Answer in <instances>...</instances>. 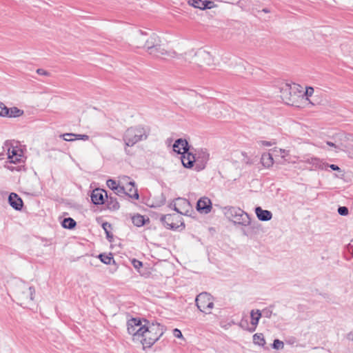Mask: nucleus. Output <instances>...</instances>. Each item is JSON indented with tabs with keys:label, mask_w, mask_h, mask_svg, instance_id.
<instances>
[{
	"label": "nucleus",
	"mask_w": 353,
	"mask_h": 353,
	"mask_svg": "<svg viewBox=\"0 0 353 353\" xmlns=\"http://www.w3.org/2000/svg\"><path fill=\"white\" fill-rule=\"evenodd\" d=\"M144 47L150 54L157 58L162 55H166L172 58L179 59V56H182V54H179L174 50H166L162 48L160 37L154 33L145 41Z\"/></svg>",
	"instance_id": "nucleus-1"
},
{
	"label": "nucleus",
	"mask_w": 353,
	"mask_h": 353,
	"mask_svg": "<svg viewBox=\"0 0 353 353\" xmlns=\"http://www.w3.org/2000/svg\"><path fill=\"white\" fill-rule=\"evenodd\" d=\"M140 332H142L140 336L143 338L141 342L145 349L150 347L161 338L164 333V328L159 323H152L145 325V328H142Z\"/></svg>",
	"instance_id": "nucleus-2"
},
{
	"label": "nucleus",
	"mask_w": 353,
	"mask_h": 353,
	"mask_svg": "<svg viewBox=\"0 0 353 353\" xmlns=\"http://www.w3.org/2000/svg\"><path fill=\"white\" fill-rule=\"evenodd\" d=\"M179 59H183L185 61L190 63L193 62L199 67L204 65H211L213 63V58L212 55L203 49H199L196 51L190 50L184 54H181Z\"/></svg>",
	"instance_id": "nucleus-3"
},
{
	"label": "nucleus",
	"mask_w": 353,
	"mask_h": 353,
	"mask_svg": "<svg viewBox=\"0 0 353 353\" xmlns=\"http://www.w3.org/2000/svg\"><path fill=\"white\" fill-rule=\"evenodd\" d=\"M14 294L18 304L26 307L33 301L34 289L27 283L18 281L14 285Z\"/></svg>",
	"instance_id": "nucleus-4"
},
{
	"label": "nucleus",
	"mask_w": 353,
	"mask_h": 353,
	"mask_svg": "<svg viewBox=\"0 0 353 353\" xmlns=\"http://www.w3.org/2000/svg\"><path fill=\"white\" fill-rule=\"evenodd\" d=\"M149 135V130L141 125L128 128L123 137L125 145L132 147L137 143L145 140Z\"/></svg>",
	"instance_id": "nucleus-5"
},
{
	"label": "nucleus",
	"mask_w": 353,
	"mask_h": 353,
	"mask_svg": "<svg viewBox=\"0 0 353 353\" xmlns=\"http://www.w3.org/2000/svg\"><path fill=\"white\" fill-rule=\"evenodd\" d=\"M224 214L234 225L248 226L251 223L250 215L240 208L226 206L224 208Z\"/></svg>",
	"instance_id": "nucleus-6"
},
{
	"label": "nucleus",
	"mask_w": 353,
	"mask_h": 353,
	"mask_svg": "<svg viewBox=\"0 0 353 353\" xmlns=\"http://www.w3.org/2000/svg\"><path fill=\"white\" fill-rule=\"evenodd\" d=\"M160 221L168 229L176 230L185 228V224L182 221L181 214L176 213L173 214L161 215Z\"/></svg>",
	"instance_id": "nucleus-7"
},
{
	"label": "nucleus",
	"mask_w": 353,
	"mask_h": 353,
	"mask_svg": "<svg viewBox=\"0 0 353 353\" xmlns=\"http://www.w3.org/2000/svg\"><path fill=\"white\" fill-rule=\"evenodd\" d=\"M196 305L198 309L204 313L210 314L214 307L213 297L208 292H201L196 296Z\"/></svg>",
	"instance_id": "nucleus-8"
},
{
	"label": "nucleus",
	"mask_w": 353,
	"mask_h": 353,
	"mask_svg": "<svg viewBox=\"0 0 353 353\" xmlns=\"http://www.w3.org/2000/svg\"><path fill=\"white\" fill-rule=\"evenodd\" d=\"M146 325H142L141 319L139 318H131L127 322L128 332L134 336L139 337L142 332L141 330L145 328Z\"/></svg>",
	"instance_id": "nucleus-9"
},
{
	"label": "nucleus",
	"mask_w": 353,
	"mask_h": 353,
	"mask_svg": "<svg viewBox=\"0 0 353 353\" xmlns=\"http://www.w3.org/2000/svg\"><path fill=\"white\" fill-rule=\"evenodd\" d=\"M190 208V204L188 200L179 197L176 199L174 210L179 214H187Z\"/></svg>",
	"instance_id": "nucleus-10"
},
{
	"label": "nucleus",
	"mask_w": 353,
	"mask_h": 353,
	"mask_svg": "<svg viewBox=\"0 0 353 353\" xmlns=\"http://www.w3.org/2000/svg\"><path fill=\"white\" fill-rule=\"evenodd\" d=\"M181 163L185 168H191L194 165V163H196L195 153L189 150H186L181 153Z\"/></svg>",
	"instance_id": "nucleus-11"
},
{
	"label": "nucleus",
	"mask_w": 353,
	"mask_h": 353,
	"mask_svg": "<svg viewBox=\"0 0 353 353\" xmlns=\"http://www.w3.org/2000/svg\"><path fill=\"white\" fill-rule=\"evenodd\" d=\"M196 168L198 170L205 168V165L209 159V154L205 150L200 149L196 150Z\"/></svg>",
	"instance_id": "nucleus-12"
},
{
	"label": "nucleus",
	"mask_w": 353,
	"mask_h": 353,
	"mask_svg": "<svg viewBox=\"0 0 353 353\" xmlns=\"http://www.w3.org/2000/svg\"><path fill=\"white\" fill-rule=\"evenodd\" d=\"M122 180L123 183H126V185L125 186V188H126L125 194L132 199H138L139 195L138 194L137 189L135 188V183L132 181H128L129 178L128 176H123Z\"/></svg>",
	"instance_id": "nucleus-13"
},
{
	"label": "nucleus",
	"mask_w": 353,
	"mask_h": 353,
	"mask_svg": "<svg viewBox=\"0 0 353 353\" xmlns=\"http://www.w3.org/2000/svg\"><path fill=\"white\" fill-rule=\"evenodd\" d=\"M196 210L200 213L208 214L212 210V202L208 197H201L196 203Z\"/></svg>",
	"instance_id": "nucleus-14"
},
{
	"label": "nucleus",
	"mask_w": 353,
	"mask_h": 353,
	"mask_svg": "<svg viewBox=\"0 0 353 353\" xmlns=\"http://www.w3.org/2000/svg\"><path fill=\"white\" fill-rule=\"evenodd\" d=\"M8 154V161H10V163H19L22 164L24 163L22 151L19 150L14 148H12L11 150L9 148Z\"/></svg>",
	"instance_id": "nucleus-15"
},
{
	"label": "nucleus",
	"mask_w": 353,
	"mask_h": 353,
	"mask_svg": "<svg viewBox=\"0 0 353 353\" xmlns=\"http://www.w3.org/2000/svg\"><path fill=\"white\" fill-rule=\"evenodd\" d=\"M8 203L12 208L17 211L21 210L23 206L22 199L14 192L10 194L8 196Z\"/></svg>",
	"instance_id": "nucleus-16"
},
{
	"label": "nucleus",
	"mask_w": 353,
	"mask_h": 353,
	"mask_svg": "<svg viewBox=\"0 0 353 353\" xmlns=\"http://www.w3.org/2000/svg\"><path fill=\"white\" fill-rule=\"evenodd\" d=\"M104 196L108 198L107 192L101 189H95L91 194V200L94 205H101L104 203Z\"/></svg>",
	"instance_id": "nucleus-17"
},
{
	"label": "nucleus",
	"mask_w": 353,
	"mask_h": 353,
	"mask_svg": "<svg viewBox=\"0 0 353 353\" xmlns=\"http://www.w3.org/2000/svg\"><path fill=\"white\" fill-rule=\"evenodd\" d=\"M261 316H262V312L261 310H251V312H250L251 322L250 323H251V325L252 327L248 328L247 330H248L250 332H254L256 328V326L259 324V321L260 319L261 318Z\"/></svg>",
	"instance_id": "nucleus-18"
},
{
	"label": "nucleus",
	"mask_w": 353,
	"mask_h": 353,
	"mask_svg": "<svg viewBox=\"0 0 353 353\" xmlns=\"http://www.w3.org/2000/svg\"><path fill=\"white\" fill-rule=\"evenodd\" d=\"M189 150H190V146L185 139H178L173 145V150L179 154Z\"/></svg>",
	"instance_id": "nucleus-19"
},
{
	"label": "nucleus",
	"mask_w": 353,
	"mask_h": 353,
	"mask_svg": "<svg viewBox=\"0 0 353 353\" xmlns=\"http://www.w3.org/2000/svg\"><path fill=\"white\" fill-rule=\"evenodd\" d=\"M188 3L194 8L205 10L211 8L213 2L202 0H189Z\"/></svg>",
	"instance_id": "nucleus-20"
},
{
	"label": "nucleus",
	"mask_w": 353,
	"mask_h": 353,
	"mask_svg": "<svg viewBox=\"0 0 353 353\" xmlns=\"http://www.w3.org/2000/svg\"><path fill=\"white\" fill-rule=\"evenodd\" d=\"M255 213L259 220L262 221H270L272 217V214L270 211L263 210L261 207L255 208Z\"/></svg>",
	"instance_id": "nucleus-21"
},
{
	"label": "nucleus",
	"mask_w": 353,
	"mask_h": 353,
	"mask_svg": "<svg viewBox=\"0 0 353 353\" xmlns=\"http://www.w3.org/2000/svg\"><path fill=\"white\" fill-rule=\"evenodd\" d=\"M60 138H63L64 141H72L75 139L88 141L89 136L86 134H77L73 133H65L59 136Z\"/></svg>",
	"instance_id": "nucleus-22"
},
{
	"label": "nucleus",
	"mask_w": 353,
	"mask_h": 353,
	"mask_svg": "<svg viewBox=\"0 0 353 353\" xmlns=\"http://www.w3.org/2000/svg\"><path fill=\"white\" fill-rule=\"evenodd\" d=\"M308 163L312 165V169H320L326 170L327 168L328 163L323 161L318 158H311L307 160Z\"/></svg>",
	"instance_id": "nucleus-23"
},
{
	"label": "nucleus",
	"mask_w": 353,
	"mask_h": 353,
	"mask_svg": "<svg viewBox=\"0 0 353 353\" xmlns=\"http://www.w3.org/2000/svg\"><path fill=\"white\" fill-rule=\"evenodd\" d=\"M326 144L329 146L334 148L336 152H338L339 151H345L353 148V145L350 143L344 144L343 143H340L339 144H336L335 143L331 141H327Z\"/></svg>",
	"instance_id": "nucleus-24"
},
{
	"label": "nucleus",
	"mask_w": 353,
	"mask_h": 353,
	"mask_svg": "<svg viewBox=\"0 0 353 353\" xmlns=\"http://www.w3.org/2000/svg\"><path fill=\"white\" fill-rule=\"evenodd\" d=\"M5 168L12 172H20L21 170H25V166L23 164L19 163H10V161H8L6 163Z\"/></svg>",
	"instance_id": "nucleus-25"
},
{
	"label": "nucleus",
	"mask_w": 353,
	"mask_h": 353,
	"mask_svg": "<svg viewBox=\"0 0 353 353\" xmlns=\"http://www.w3.org/2000/svg\"><path fill=\"white\" fill-rule=\"evenodd\" d=\"M76 225V221L70 217L64 218L61 222V225L63 228L70 230L73 229Z\"/></svg>",
	"instance_id": "nucleus-26"
},
{
	"label": "nucleus",
	"mask_w": 353,
	"mask_h": 353,
	"mask_svg": "<svg viewBox=\"0 0 353 353\" xmlns=\"http://www.w3.org/2000/svg\"><path fill=\"white\" fill-rule=\"evenodd\" d=\"M253 343L260 346H264L265 340L262 333H256L253 335Z\"/></svg>",
	"instance_id": "nucleus-27"
},
{
	"label": "nucleus",
	"mask_w": 353,
	"mask_h": 353,
	"mask_svg": "<svg viewBox=\"0 0 353 353\" xmlns=\"http://www.w3.org/2000/svg\"><path fill=\"white\" fill-rule=\"evenodd\" d=\"M132 221L135 226L141 227L143 226L145 223V219L143 216L141 214H137L132 216Z\"/></svg>",
	"instance_id": "nucleus-28"
},
{
	"label": "nucleus",
	"mask_w": 353,
	"mask_h": 353,
	"mask_svg": "<svg viewBox=\"0 0 353 353\" xmlns=\"http://www.w3.org/2000/svg\"><path fill=\"white\" fill-rule=\"evenodd\" d=\"M23 114V111L19 109L17 107H13L11 108H8V114L6 116L7 117H18Z\"/></svg>",
	"instance_id": "nucleus-29"
},
{
	"label": "nucleus",
	"mask_w": 353,
	"mask_h": 353,
	"mask_svg": "<svg viewBox=\"0 0 353 353\" xmlns=\"http://www.w3.org/2000/svg\"><path fill=\"white\" fill-rule=\"evenodd\" d=\"M261 162L265 167L269 168L273 164V158L270 154H264L262 155Z\"/></svg>",
	"instance_id": "nucleus-30"
},
{
	"label": "nucleus",
	"mask_w": 353,
	"mask_h": 353,
	"mask_svg": "<svg viewBox=\"0 0 353 353\" xmlns=\"http://www.w3.org/2000/svg\"><path fill=\"white\" fill-rule=\"evenodd\" d=\"M341 143L344 144H352L353 145V135L351 134L342 133L340 134Z\"/></svg>",
	"instance_id": "nucleus-31"
},
{
	"label": "nucleus",
	"mask_w": 353,
	"mask_h": 353,
	"mask_svg": "<svg viewBox=\"0 0 353 353\" xmlns=\"http://www.w3.org/2000/svg\"><path fill=\"white\" fill-rule=\"evenodd\" d=\"M98 257L99 258L101 262L107 265L110 264L112 261H114V259L111 253H110L109 254L102 253L100 254Z\"/></svg>",
	"instance_id": "nucleus-32"
},
{
	"label": "nucleus",
	"mask_w": 353,
	"mask_h": 353,
	"mask_svg": "<svg viewBox=\"0 0 353 353\" xmlns=\"http://www.w3.org/2000/svg\"><path fill=\"white\" fill-rule=\"evenodd\" d=\"M291 85L288 83H285L283 86L281 88V93L282 94V97L285 99H288V96L291 94Z\"/></svg>",
	"instance_id": "nucleus-33"
},
{
	"label": "nucleus",
	"mask_w": 353,
	"mask_h": 353,
	"mask_svg": "<svg viewBox=\"0 0 353 353\" xmlns=\"http://www.w3.org/2000/svg\"><path fill=\"white\" fill-rule=\"evenodd\" d=\"M102 228L106 234L107 239H109L110 238H112V234L110 232V230L112 229L111 224L108 222H105L102 224Z\"/></svg>",
	"instance_id": "nucleus-34"
},
{
	"label": "nucleus",
	"mask_w": 353,
	"mask_h": 353,
	"mask_svg": "<svg viewBox=\"0 0 353 353\" xmlns=\"http://www.w3.org/2000/svg\"><path fill=\"white\" fill-rule=\"evenodd\" d=\"M272 348L275 350H282L284 347L283 342L279 339H274L272 345Z\"/></svg>",
	"instance_id": "nucleus-35"
},
{
	"label": "nucleus",
	"mask_w": 353,
	"mask_h": 353,
	"mask_svg": "<svg viewBox=\"0 0 353 353\" xmlns=\"http://www.w3.org/2000/svg\"><path fill=\"white\" fill-rule=\"evenodd\" d=\"M8 114V108L4 103L0 102V116L6 117Z\"/></svg>",
	"instance_id": "nucleus-36"
},
{
	"label": "nucleus",
	"mask_w": 353,
	"mask_h": 353,
	"mask_svg": "<svg viewBox=\"0 0 353 353\" xmlns=\"http://www.w3.org/2000/svg\"><path fill=\"white\" fill-rule=\"evenodd\" d=\"M110 203H108L109 208H112L114 210L119 208V203L116 201V199L113 200L112 197H110Z\"/></svg>",
	"instance_id": "nucleus-37"
},
{
	"label": "nucleus",
	"mask_w": 353,
	"mask_h": 353,
	"mask_svg": "<svg viewBox=\"0 0 353 353\" xmlns=\"http://www.w3.org/2000/svg\"><path fill=\"white\" fill-rule=\"evenodd\" d=\"M106 184L109 188L112 190L117 189L119 184H117V181L113 179H108L106 182Z\"/></svg>",
	"instance_id": "nucleus-38"
},
{
	"label": "nucleus",
	"mask_w": 353,
	"mask_h": 353,
	"mask_svg": "<svg viewBox=\"0 0 353 353\" xmlns=\"http://www.w3.org/2000/svg\"><path fill=\"white\" fill-rule=\"evenodd\" d=\"M337 211H338V213L341 216H346L349 213L348 208L345 206L339 207Z\"/></svg>",
	"instance_id": "nucleus-39"
},
{
	"label": "nucleus",
	"mask_w": 353,
	"mask_h": 353,
	"mask_svg": "<svg viewBox=\"0 0 353 353\" xmlns=\"http://www.w3.org/2000/svg\"><path fill=\"white\" fill-rule=\"evenodd\" d=\"M261 312H262V315H263L265 317H266L268 319H270V318H271V316L272 314V310H271V307H267V308H265L264 310H263V311H261Z\"/></svg>",
	"instance_id": "nucleus-40"
},
{
	"label": "nucleus",
	"mask_w": 353,
	"mask_h": 353,
	"mask_svg": "<svg viewBox=\"0 0 353 353\" xmlns=\"http://www.w3.org/2000/svg\"><path fill=\"white\" fill-rule=\"evenodd\" d=\"M125 189H126V188H125V186L123 185H121L119 184V185L117 186V189L114 190V191L116 192L117 194H125Z\"/></svg>",
	"instance_id": "nucleus-41"
},
{
	"label": "nucleus",
	"mask_w": 353,
	"mask_h": 353,
	"mask_svg": "<svg viewBox=\"0 0 353 353\" xmlns=\"http://www.w3.org/2000/svg\"><path fill=\"white\" fill-rule=\"evenodd\" d=\"M258 144L260 146L269 147V146H272V145H274V142L268 141H259L258 142Z\"/></svg>",
	"instance_id": "nucleus-42"
},
{
	"label": "nucleus",
	"mask_w": 353,
	"mask_h": 353,
	"mask_svg": "<svg viewBox=\"0 0 353 353\" xmlns=\"http://www.w3.org/2000/svg\"><path fill=\"white\" fill-rule=\"evenodd\" d=\"M132 263L134 268L137 270L140 269L143 266L142 262H141L137 259H133Z\"/></svg>",
	"instance_id": "nucleus-43"
},
{
	"label": "nucleus",
	"mask_w": 353,
	"mask_h": 353,
	"mask_svg": "<svg viewBox=\"0 0 353 353\" xmlns=\"http://www.w3.org/2000/svg\"><path fill=\"white\" fill-rule=\"evenodd\" d=\"M314 93V89L312 87H309L306 88L305 94L307 97H310Z\"/></svg>",
	"instance_id": "nucleus-44"
},
{
	"label": "nucleus",
	"mask_w": 353,
	"mask_h": 353,
	"mask_svg": "<svg viewBox=\"0 0 353 353\" xmlns=\"http://www.w3.org/2000/svg\"><path fill=\"white\" fill-rule=\"evenodd\" d=\"M327 168H330L332 170L334 171H341V168L335 164H328Z\"/></svg>",
	"instance_id": "nucleus-45"
},
{
	"label": "nucleus",
	"mask_w": 353,
	"mask_h": 353,
	"mask_svg": "<svg viewBox=\"0 0 353 353\" xmlns=\"http://www.w3.org/2000/svg\"><path fill=\"white\" fill-rule=\"evenodd\" d=\"M174 335L176 337V338H181L183 336L182 334H181V332L177 329V328H175L174 330Z\"/></svg>",
	"instance_id": "nucleus-46"
},
{
	"label": "nucleus",
	"mask_w": 353,
	"mask_h": 353,
	"mask_svg": "<svg viewBox=\"0 0 353 353\" xmlns=\"http://www.w3.org/2000/svg\"><path fill=\"white\" fill-rule=\"evenodd\" d=\"M347 339L353 342V332H350L347 334Z\"/></svg>",
	"instance_id": "nucleus-47"
},
{
	"label": "nucleus",
	"mask_w": 353,
	"mask_h": 353,
	"mask_svg": "<svg viewBox=\"0 0 353 353\" xmlns=\"http://www.w3.org/2000/svg\"><path fill=\"white\" fill-rule=\"evenodd\" d=\"M37 72L39 74H41V75L44 74V69H43V68L37 69Z\"/></svg>",
	"instance_id": "nucleus-48"
},
{
	"label": "nucleus",
	"mask_w": 353,
	"mask_h": 353,
	"mask_svg": "<svg viewBox=\"0 0 353 353\" xmlns=\"http://www.w3.org/2000/svg\"><path fill=\"white\" fill-rule=\"evenodd\" d=\"M280 152L282 154V157H285V154H286V152L285 150L280 149Z\"/></svg>",
	"instance_id": "nucleus-49"
},
{
	"label": "nucleus",
	"mask_w": 353,
	"mask_h": 353,
	"mask_svg": "<svg viewBox=\"0 0 353 353\" xmlns=\"http://www.w3.org/2000/svg\"><path fill=\"white\" fill-rule=\"evenodd\" d=\"M294 342V339H290L289 341H288V343L290 344H293Z\"/></svg>",
	"instance_id": "nucleus-50"
},
{
	"label": "nucleus",
	"mask_w": 353,
	"mask_h": 353,
	"mask_svg": "<svg viewBox=\"0 0 353 353\" xmlns=\"http://www.w3.org/2000/svg\"><path fill=\"white\" fill-rule=\"evenodd\" d=\"M240 326H241V327H243V328L245 329V330H247V329L248 328V327H245V324H243V322H241V323H240Z\"/></svg>",
	"instance_id": "nucleus-51"
},
{
	"label": "nucleus",
	"mask_w": 353,
	"mask_h": 353,
	"mask_svg": "<svg viewBox=\"0 0 353 353\" xmlns=\"http://www.w3.org/2000/svg\"><path fill=\"white\" fill-rule=\"evenodd\" d=\"M170 208H172L174 209V203H171L170 204Z\"/></svg>",
	"instance_id": "nucleus-52"
},
{
	"label": "nucleus",
	"mask_w": 353,
	"mask_h": 353,
	"mask_svg": "<svg viewBox=\"0 0 353 353\" xmlns=\"http://www.w3.org/2000/svg\"><path fill=\"white\" fill-rule=\"evenodd\" d=\"M263 11L265 12H269L268 10H267V9H263Z\"/></svg>",
	"instance_id": "nucleus-53"
},
{
	"label": "nucleus",
	"mask_w": 353,
	"mask_h": 353,
	"mask_svg": "<svg viewBox=\"0 0 353 353\" xmlns=\"http://www.w3.org/2000/svg\"><path fill=\"white\" fill-rule=\"evenodd\" d=\"M73 137H68V139H73Z\"/></svg>",
	"instance_id": "nucleus-54"
},
{
	"label": "nucleus",
	"mask_w": 353,
	"mask_h": 353,
	"mask_svg": "<svg viewBox=\"0 0 353 353\" xmlns=\"http://www.w3.org/2000/svg\"><path fill=\"white\" fill-rule=\"evenodd\" d=\"M145 323H148V321L145 319L143 320Z\"/></svg>",
	"instance_id": "nucleus-55"
}]
</instances>
